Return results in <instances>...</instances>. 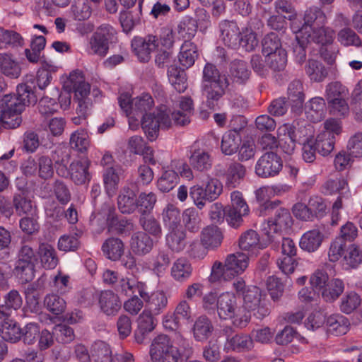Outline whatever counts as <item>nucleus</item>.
<instances>
[{"mask_svg":"<svg viewBox=\"0 0 362 362\" xmlns=\"http://www.w3.org/2000/svg\"><path fill=\"white\" fill-rule=\"evenodd\" d=\"M153 105V99L148 93L135 98L132 103V117H141V127L150 141L157 138L160 129L172 127L170 110L165 105L157 107L153 113H147Z\"/></svg>","mask_w":362,"mask_h":362,"instance_id":"obj_1","label":"nucleus"},{"mask_svg":"<svg viewBox=\"0 0 362 362\" xmlns=\"http://www.w3.org/2000/svg\"><path fill=\"white\" fill-rule=\"evenodd\" d=\"M327 16L325 12L317 6L308 8L301 19H295L291 23V29L298 37L312 40L313 42L327 45L331 44L334 37L332 28L325 26Z\"/></svg>","mask_w":362,"mask_h":362,"instance_id":"obj_2","label":"nucleus"},{"mask_svg":"<svg viewBox=\"0 0 362 362\" xmlns=\"http://www.w3.org/2000/svg\"><path fill=\"white\" fill-rule=\"evenodd\" d=\"M37 98L32 87L25 83L17 86L16 94L4 95L1 100L3 110L0 112L4 128L18 127L22 122L21 114L26 106L35 104Z\"/></svg>","mask_w":362,"mask_h":362,"instance_id":"obj_3","label":"nucleus"},{"mask_svg":"<svg viewBox=\"0 0 362 362\" xmlns=\"http://www.w3.org/2000/svg\"><path fill=\"white\" fill-rule=\"evenodd\" d=\"M182 352L174 346L169 337L165 334L158 335L153 341L150 355L152 361L156 362H182L188 360L193 354L192 348L188 341L182 336L177 337Z\"/></svg>","mask_w":362,"mask_h":362,"instance_id":"obj_4","label":"nucleus"},{"mask_svg":"<svg viewBox=\"0 0 362 362\" xmlns=\"http://www.w3.org/2000/svg\"><path fill=\"white\" fill-rule=\"evenodd\" d=\"M280 201H266L259 206V215L268 216L274 214V217L269 218L262 224L261 229L271 242L278 240L276 235L283 230L292 225V217L288 209L279 207Z\"/></svg>","mask_w":362,"mask_h":362,"instance_id":"obj_5","label":"nucleus"},{"mask_svg":"<svg viewBox=\"0 0 362 362\" xmlns=\"http://www.w3.org/2000/svg\"><path fill=\"white\" fill-rule=\"evenodd\" d=\"M248 256L245 253L230 254L227 257L223 265L219 262L214 263L209 280L211 282L229 281L243 273L248 267Z\"/></svg>","mask_w":362,"mask_h":362,"instance_id":"obj_6","label":"nucleus"},{"mask_svg":"<svg viewBox=\"0 0 362 362\" xmlns=\"http://www.w3.org/2000/svg\"><path fill=\"white\" fill-rule=\"evenodd\" d=\"M65 86L70 91L74 92V101L77 103V115L88 117L90 113L92 102L89 98L90 86L85 81L81 72L73 71L69 74Z\"/></svg>","mask_w":362,"mask_h":362,"instance_id":"obj_7","label":"nucleus"},{"mask_svg":"<svg viewBox=\"0 0 362 362\" xmlns=\"http://www.w3.org/2000/svg\"><path fill=\"white\" fill-rule=\"evenodd\" d=\"M244 307L257 319H263L270 313L268 301L262 296L261 290L255 286H248L242 296Z\"/></svg>","mask_w":362,"mask_h":362,"instance_id":"obj_8","label":"nucleus"},{"mask_svg":"<svg viewBox=\"0 0 362 362\" xmlns=\"http://www.w3.org/2000/svg\"><path fill=\"white\" fill-rule=\"evenodd\" d=\"M283 167L280 156L273 151L264 153L255 165V173L260 177L268 178L279 175Z\"/></svg>","mask_w":362,"mask_h":362,"instance_id":"obj_9","label":"nucleus"},{"mask_svg":"<svg viewBox=\"0 0 362 362\" xmlns=\"http://www.w3.org/2000/svg\"><path fill=\"white\" fill-rule=\"evenodd\" d=\"M101 213L106 216V222L110 230H115L120 235H128L133 230L134 224L131 220L118 219L115 206L111 202H105L103 204Z\"/></svg>","mask_w":362,"mask_h":362,"instance_id":"obj_10","label":"nucleus"},{"mask_svg":"<svg viewBox=\"0 0 362 362\" xmlns=\"http://www.w3.org/2000/svg\"><path fill=\"white\" fill-rule=\"evenodd\" d=\"M131 45L138 59L141 62H148L151 57V52L158 46V40L153 35L145 37H135L132 39Z\"/></svg>","mask_w":362,"mask_h":362,"instance_id":"obj_11","label":"nucleus"},{"mask_svg":"<svg viewBox=\"0 0 362 362\" xmlns=\"http://www.w3.org/2000/svg\"><path fill=\"white\" fill-rule=\"evenodd\" d=\"M228 86L229 80L228 78L202 86V93L206 98V103L209 108H215L218 100L226 94Z\"/></svg>","mask_w":362,"mask_h":362,"instance_id":"obj_12","label":"nucleus"},{"mask_svg":"<svg viewBox=\"0 0 362 362\" xmlns=\"http://www.w3.org/2000/svg\"><path fill=\"white\" fill-rule=\"evenodd\" d=\"M220 39L223 44L232 49L240 45V36L242 31L235 21L223 20L219 23Z\"/></svg>","mask_w":362,"mask_h":362,"instance_id":"obj_13","label":"nucleus"},{"mask_svg":"<svg viewBox=\"0 0 362 362\" xmlns=\"http://www.w3.org/2000/svg\"><path fill=\"white\" fill-rule=\"evenodd\" d=\"M254 347V341L250 335L240 333L228 335L223 349L226 352L243 353L251 351Z\"/></svg>","mask_w":362,"mask_h":362,"instance_id":"obj_14","label":"nucleus"},{"mask_svg":"<svg viewBox=\"0 0 362 362\" xmlns=\"http://www.w3.org/2000/svg\"><path fill=\"white\" fill-rule=\"evenodd\" d=\"M115 290L118 296H132L138 293L140 297L146 296V284L127 277H120L115 286Z\"/></svg>","mask_w":362,"mask_h":362,"instance_id":"obj_15","label":"nucleus"},{"mask_svg":"<svg viewBox=\"0 0 362 362\" xmlns=\"http://www.w3.org/2000/svg\"><path fill=\"white\" fill-rule=\"evenodd\" d=\"M98 305L101 312L107 316L116 315L122 308L118 294L110 290L103 291L98 296Z\"/></svg>","mask_w":362,"mask_h":362,"instance_id":"obj_16","label":"nucleus"},{"mask_svg":"<svg viewBox=\"0 0 362 362\" xmlns=\"http://www.w3.org/2000/svg\"><path fill=\"white\" fill-rule=\"evenodd\" d=\"M90 161L87 158L73 161L69 166L70 178L77 185L89 182L91 175L89 173Z\"/></svg>","mask_w":362,"mask_h":362,"instance_id":"obj_17","label":"nucleus"},{"mask_svg":"<svg viewBox=\"0 0 362 362\" xmlns=\"http://www.w3.org/2000/svg\"><path fill=\"white\" fill-rule=\"evenodd\" d=\"M238 310L236 297L233 293L226 292L218 297L217 312L220 318L230 319Z\"/></svg>","mask_w":362,"mask_h":362,"instance_id":"obj_18","label":"nucleus"},{"mask_svg":"<svg viewBox=\"0 0 362 362\" xmlns=\"http://www.w3.org/2000/svg\"><path fill=\"white\" fill-rule=\"evenodd\" d=\"M22 69L17 58L12 54L0 53V73L10 78L16 79L21 75Z\"/></svg>","mask_w":362,"mask_h":362,"instance_id":"obj_19","label":"nucleus"},{"mask_svg":"<svg viewBox=\"0 0 362 362\" xmlns=\"http://www.w3.org/2000/svg\"><path fill=\"white\" fill-rule=\"evenodd\" d=\"M153 245V239L144 231L136 232L131 237V250L136 255L144 256L148 254L152 250Z\"/></svg>","mask_w":362,"mask_h":362,"instance_id":"obj_20","label":"nucleus"},{"mask_svg":"<svg viewBox=\"0 0 362 362\" xmlns=\"http://www.w3.org/2000/svg\"><path fill=\"white\" fill-rule=\"evenodd\" d=\"M123 173V169L119 165L107 167L105 169L103 175V183L109 197H111L115 194Z\"/></svg>","mask_w":362,"mask_h":362,"instance_id":"obj_21","label":"nucleus"},{"mask_svg":"<svg viewBox=\"0 0 362 362\" xmlns=\"http://www.w3.org/2000/svg\"><path fill=\"white\" fill-rule=\"evenodd\" d=\"M117 206L122 214H130L137 209L136 192L129 186H124L117 197Z\"/></svg>","mask_w":362,"mask_h":362,"instance_id":"obj_22","label":"nucleus"},{"mask_svg":"<svg viewBox=\"0 0 362 362\" xmlns=\"http://www.w3.org/2000/svg\"><path fill=\"white\" fill-rule=\"evenodd\" d=\"M180 110L171 114L172 124L185 126L190 122V117L193 112V101L191 98L182 96L179 103Z\"/></svg>","mask_w":362,"mask_h":362,"instance_id":"obj_23","label":"nucleus"},{"mask_svg":"<svg viewBox=\"0 0 362 362\" xmlns=\"http://www.w3.org/2000/svg\"><path fill=\"white\" fill-rule=\"evenodd\" d=\"M190 166L199 172L207 171L212 166V158L208 151L204 149L192 147L191 154L189 157Z\"/></svg>","mask_w":362,"mask_h":362,"instance_id":"obj_24","label":"nucleus"},{"mask_svg":"<svg viewBox=\"0 0 362 362\" xmlns=\"http://www.w3.org/2000/svg\"><path fill=\"white\" fill-rule=\"evenodd\" d=\"M223 239V233L216 226H208L201 232L200 240L202 246L206 249L214 250L218 247Z\"/></svg>","mask_w":362,"mask_h":362,"instance_id":"obj_25","label":"nucleus"},{"mask_svg":"<svg viewBox=\"0 0 362 362\" xmlns=\"http://www.w3.org/2000/svg\"><path fill=\"white\" fill-rule=\"evenodd\" d=\"M307 118L313 122L322 120L326 115V103L322 97H315L308 100L305 105Z\"/></svg>","mask_w":362,"mask_h":362,"instance_id":"obj_26","label":"nucleus"},{"mask_svg":"<svg viewBox=\"0 0 362 362\" xmlns=\"http://www.w3.org/2000/svg\"><path fill=\"white\" fill-rule=\"evenodd\" d=\"M146 303L149 312L153 315H159L168 305V298L163 291H158L150 293L146 286V296L141 297Z\"/></svg>","mask_w":362,"mask_h":362,"instance_id":"obj_27","label":"nucleus"},{"mask_svg":"<svg viewBox=\"0 0 362 362\" xmlns=\"http://www.w3.org/2000/svg\"><path fill=\"white\" fill-rule=\"evenodd\" d=\"M246 173L245 167L240 163L233 162L228 165L225 173V184L228 188H235L243 180Z\"/></svg>","mask_w":362,"mask_h":362,"instance_id":"obj_28","label":"nucleus"},{"mask_svg":"<svg viewBox=\"0 0 362 362\" xmlns=\"http://www.w3.org/2000/svg\"><path fill=\"white\" fill-rule=\"evenodd\" d=\"M37 254L43 268L52 269L57 267L59 259L57 252L52 245L47 243H40Z\"/></svg>","mask_w":362,"mask_h":362,"instance_id":"obj_29","label":"nucleus"},{"mask_svg":"<svg viewBox=\"0 0 362 362\" xmlns=\"http://www.w3.org/2000/svg\"><path fill=\"white\" fill-rule=\"evenodd\" d=\"M242 144V136L238 131L232 129L226 132L222 136L221 150L226 156L238 152Z\"/></svg>","mask_w":362,"mask_h":362,"instance_id":"obj_30","label":"nucleus"},{"mask_svg":"<svg viewBox=\"0 0 362 362\" xmlns=\"http://www.w3.org/2000/svg\"><path fill=\"white\" fill-rule=\"evenodd\" d=\"M324 235L319 229H313L305 232L301 237L299 245L308 252L316 251L321 245Z\"/></svg>","mask_w":362,"mask_h":362,"instance_id":"obj_31","label":"nucleus"},{"mask_svg":"<svg viewBox=\"0 0 362 362\" xmlns=\"http://www.w3.org/2000/svg\"><path fill=\"white\" fill-rule=\"evenodd\" d=\"M186 232L183 228L168 230L165 236L166 245L173 252H180L186 245Z\"/></svg>","mask_w":362,"mask_h":362,"instance_id":"obj_32","label":"nucleus"},{"mask_svg":"<svg viewBox=\"0 0 362 362\" xmlns=\"http://www.w3.org/2000/svg\"><path fill=\"white\" fill-rule=\"evenodd\" d=\"M326 325L329 333L334 335L345 334L349 328V320L341 314H333L326 319Z\"/></svg>","mask_w":362,"mask_h":362,"instance_id":"obj_33","label":"nucleus"},{"mask_svg":"<svg viewBox=\"0 0 362 362\" xmlns=\"http://www.w3.org/2000/svg\"><path fill=\"white\" fill-rule=\"evenodd\" d=\"M153 315L145 310L140 315L138 329L135 332V339L138 343H143L146 336L155 328Z\"/></svg>","mask_w":362,"mask_h":362,"instance_id":"obj_34","label":"nucleus"},{"mask_svg":"<svg viewBox=\"0 0 362 362\" xmlns=\"http://www.w3.org/2000/svg\"><path fill=\"white\" fill-rule=\"evenodd\" d=\"M192 267L189 260L186 258H178L173 264L171 268V276L178 282H185L192 275Z\"/></svg>","mask_w":362,"mask_h":362,"instance_id":"obj_35","label":"nucleus"},{"mask_svg":"<svg viewBox=\"0 0 362 362\" xmlns=\"http://www.w3.org/2000/svg\"><path fill=\"white\" fill-rule=\"evenodd\" d=\"M199 54L196 45L192 42H184L178 56L180 64L186 69L194 65Z\"/></svg>","mask_w":362,"mask_h":362,"instance_id":"obj_36","label":"nucleus"},{"mask_svg":"<svg viewBox=\"0 0 362 362\" xmlns=\"http://www.w3.org/2000/svg\"><path fill=\"white\" fill-rule=\"evenodd\" d=\"M102 250L108 259L116 261L124 254V245L118 238H110L103 244Z\"/></svg>","mask_w":362,"mask_h":362,"instance_id":"obj_37","label":"nucleus"},{"mask_svg":"<svg viewBox=\"0 0 362 362\" xmlns=\"http://www.w3.org/2000/svg\"><path fill=\"white\" fill-rule=\"evenodd\" d=\"M180 209L173 204H168L162 212V219L167 230L183 228L181 224Z\"/></svg>","mask_w":362,"mask_h":362,"instance_id":"obj_38","label":"nucleus"},{"mask_svg":"<svg viewBox=\"0 0 362 362\" xmlns=\"http://www.w3.org/2000/svg\"><path fill=\"white\" fill-rule=\"evenodd\" d=\"M229 73L233 82L239 84L245 83L249 79L250 74L247 63L240 59H235L231 62Z\"/></svg>","mask_w":362,"mask_h":362,"instance_id":"obj_39","label":"nucleus"},{"mask_svg":"<svg viewBox=\"0 0 362 362\" xmlns=\"http://www.w3.org/2000/svg\"><path fill=\"white\" fill-rule=\"evenodd\" d=\"M197 31V22L190 18H185L180 21L175 28L177 38L184 42L189 41L195 36Z\"/></svg>","mask_w":362,"mask_h":362,"instance_id":"obj_40","label":"nucleus"},{"mask_svg":"<svg viewBox=\"0 0 362 362\" xmlns=\"http://www.w3.org/2000/svg\"><path fill=\"white\" fill-rule=\"evenodd\" d=\"M214 327L211 320L206 316L199 317L193 326V334L198 341L206 340L211 334Z\"/></svg>","mask_w":362,"mask_h":362,"instance_id":"obj_41","label":"nucleus"},{"mask_svg":"<svg viewBox=\"0 0 362 362\" xmlns=\"http://www.w3.org/2000/svg\"><path fill=\"white\" fill-rule=\"evenodd\" d=\"M305 71L310 80L316 83L323 81L328 75L325 66L320 62L315 59L308 60L305 66Z\"/></svg>","mask_w":362,"mask_h":362,"instance_id":"obj_42","label":"nucleus"},{"mask_svg":"<svg viewBox=\"0 0 362 362\" xmlns=\"http://www.w3.org/2000/svg\"><path fill=\"white\" fill-rule=\"evenodd\" d=\"M168 77L173 87L179 93H183L187 88V76L183 69L170 66L168 69Z\"/></svg>","mask_w":362,"mask_h":362,"instance_id":"obj_43","label":"nucleus"},{"mask_svg":"<svg viewBox=\"0 0 362 362\" xmlns=\"http://www.w3.org/2000/svg\"><path fill=\"white\" fill-rule=\"evenodd\" d=\"M83 231L76 229L69 235H62L58 241V248L59 250L69 252L76 251L80 247V238L82 236Z\"/></svg>","mask_w":362,"mask_h":362,"instance_id":"obj_44","label":"nucleus"},{"mask_svg":"<svg viewBox=\"0 0 362 362\" xmlns=\"http://www.w3.org/2000/svg\"><path fill=\"white\" fill-rule=\"evenodd\" d=\"M91 357L95 362H112V349L103 341H95L91 347Z\"/></svg>","mask_w":362,"mask_h":362,"instance_id":"obj_45","label":"nucleus"},{"mask_svg":"<svg viewBox=\"0 0 362 362\" xmlns=\"http://www.w3.org/2000/svg\"><path fill=\"white\" fill-rule=\"evenodd\" d=\"M129 147L134 153L146 155L144 156L145 160H148L152 164L156 163L153 157V150L146 146L142 137L139 136H132L129 140Z\"/></svg>","mask_w":362,"mask_h":362,"instance_id":"obj_46","label":"nucleus"},{"mask_svg":"<svg viewBox=\"0 0 362 362\" xmlns=\"http://www.w3.org/2000/svg\"><path fill=\"white\" fill-rule=\"evenodd\" d=\"M46 39L42 35H35L30 42V48L25 49V55L31 63H37L41 57V52L45 49Z\"/></svg>","mask_w":362,"mask_h":362,"instance_id":"obj_47","label":"nucleus"},{"mask_svg":"<svg viewBox=\"0 0 362 362\" xmlns=\"http://www.w3.org/2000/svg\"><path fill=\"white\" fill-rule=\"evenodd\" d=\"M70 146L79 153H86L90 146V138L86 130L78 129L71 134Z\"/></svg>","mask_w":362,"mask_h":362,"instance_id":"obj_48","label":"nucleus"},{"mask_svg":"<svg viewBox=\"0 0 362 362\" xmlns=\"http://www.w3.org/2000/svg\"><path fill=\"white\" fill-rule=\"evenodd\" d=\"M23 45V38L17 32L0 27V49L18 47Z\"/></svg>","mask_w":362,"mask_h":362,"instance_id":"obj_49","label":"nucleus"},{"mask_svg":"<svg viewBox=\"0 0 362 362\" xmlns=\"http://www.w3.org/2000/svg\"><path fill=\"white\" fill-rule=\"evenodd\" d=\"M344 285L339 279L330 280L322 291V296L327 302H333L343 293Z\"/></svg>","mask_w":362,"mask_h":362,"instance_id":"obj_50","label":"nucleus"},{"mask_svg":"<svg viewBox=\"0 0 362 362\" xmlns=\"http://www.w3.org/2000/svg\"><path fill=\"white\" fill-rule=\"evenodd\" d=\"M314 144L317 152L323 156L329 155L334 149L335 136L329 132H322L317 135Z\"/></svg>","mask_w":362,"mask_h":362,"instance_id":"obj_51","label":"nucleus"},{"mask_svg":"<svg viewBox=\"0 0 362 362\" xmlns=\"http://www.w3.org/2000/svg\"><path fill=\"white\" fill-rule=\"evenodd\" d=\"M21 330L16 322L13 321L3 322L0 327V333L4 341L16 343L21 340Z\"/></svg>","mask_w":362,"mask_h":362,"instance_id":"obj_52","label":"nucleus"},{"mask_svg":"<svg viewBox=\"0 0 362 362\" xmlns=\"http://www.w3.org/2000/svg\"><path fill=\"white\" fill-rule=\"evenodd\" d=\"M288 98L296 106L302 107L305 101L303 85L301 81L296 79L291 81L287 88Z\"/></svg>","mask_w":362,"mask_h":362,"instance_id":"obj_53","label":"nucleus"},{"mask_svg":"<svg viewBox=\"0 0 362 362\" xmlns=\"http://www.w3.org/2000/svg\"><path fill=\"white\" fill-rule=\"evenodd\" d=\"M14 274L22 282H29L34 278V265L33 262L18 259L13 269Z\"/></svg>","mask_w":362,"mask_h":362,"instance_id":"obj_54","label":"nucleus"},{"mask_svg":"<svg viewBox=\"0 0 362 362\" xmlns=\"http://www.w3.org/2000/svg\"><path fill=\"white\" fill-rule=\"evenodd\" d=\"M266 62L269 69L274 71H283L287 64V52L286 49H279L265 56Z\"/></svg>","mask_w":362,"mask_h":362,"instance_id":"obj_55","label":"nucleus"},{"mask_svg":"<svg viewBox=\"0 0 362 362\" xmlns=\"http://www.w3.org/2000/svg\"><path fill=\"white\" fill-rule=\"evenodd\" d=\"M179 176L175 170H168L163 173L158 180L157 186L160 191L168 192L172 190L178 183Z\"/></svg>","mask_w":362,"mask_h":362,"instance_id":"obj_56","label":"nucleus"},{"mask_svg":"<svg viewBox=\"0 0 362 362\" xmlns=\"http://www.w3.org/2000/svg\"><path fill=\"white\" fill-rule=\"evenodd\" d=\"M139 224L144 229V232L156 238H160L162 235V228L159 221L152 216L141 215Z\"/></svg>","mask_w":362,"mask_h":362,"instance_id":"obj_57","label":"nucleus"},{"mask_svg":"<svg viewBox=\"0 0 362 362\" xmlns=\"http://www.w3.org/2000/svg\"><path fill=\"white\" fill-rule=\"evenodd\" d=\"M170 263L169 252L166 250H159L158 253L152 257L151 267L154 273L158 276L163 274Z\"/></svg>","mask_w":362,"mask_h":362,"instance_id":"obj_58","label":"nucleus"},{"mask_svg":"<svg viewBox=\"0 0 362 362\" xmlns=\"http://www.w3.org/2000/svg\"><path fill=\"white\" fill-rule=\"evenodd\" d=\"M16 211L19 216L24 214L33 215L35 207L32 201L25 196L23 193L16 194L13 199Z\"/></svg>","mask_w":362,"mask_h":362,"instance_id":"obj_59","label":"nucleus"},{"mask_svg":"<svg viewBox=\"0 0 362 362\" xmlns=\"http://www.w3.org/2000/svg\"><path fill=\"white\" fill-rule=\"evenodd\" d=\"M348 89L340 82L334 81L328 83L325 88V97L327 102L338 98H348Z\"/></svg>","mask_w":362,"mask_h":362,"instance_id":"obj_60","label":"nucleus"},{"mask_svg":"<svg viewBox=\"0 0 362 362\" xmlns=\"http://www.w3.org/2000/svg\"><path fill=\"white\" fill-rule=\"evenodd\" d=\"M71 13L76 21L88 19L92 13L88 0H74L71 6Z\"/></svg>","mask_w":362,"mask_h":362,"instance_id":"obj_61","label":"nucleus"},{"mask_svg":"<svg viewBox=\"0 0 362 362\" xmlns=\"http://www.w3.org/2000/svg\"><path fill=\"white\" fill-rule=\"evenodd\" d=\"M44 303L47 309L55 315L64 313L66 308L65 300L57 294L47 295Z\"/></svg>","mask_w":362,"mask_h":362,"instance_id":"obj_62","label":"nucleus"},{"mask_svg":"<svg viewBox=\"0 0 362 362\" xmlns=\"http://www.w3.org/2000/svg\"><path fill=\"white\" fill-rule=\"evenodd\" d=\"M344 264L350 268H356L362 262V252L359 247L351 245L343 252Z\"/></svg>","mask_w":362,"mask_h":362,"instance_id":"obj_63","label":"nucleus"},{"mask_svg":"<svg viewBox=\"0 0 362 362\" xmlns=\"http://www.w3.org/2000/svg\"><path fill=\"white\" fill-rule=\"evenodd\" d=\"M185 227L190 232L196 233L200 228L201 219L194 208L185 209L182 216Z\"/></svg>","mask_w":362,"mask_h":362,"instance_id":"obj_64","label":"nucleus"}]
</instances>
